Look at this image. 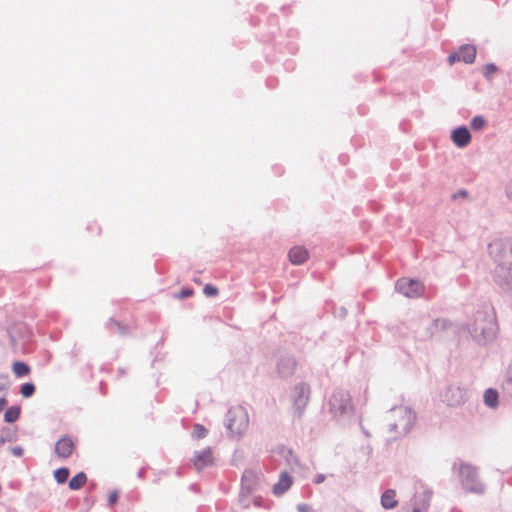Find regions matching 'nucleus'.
<instances>
[{
    "label": "nucleus",
    "instance_id": "obj_35",
    "mask_svg": "<svg viewBox=\"0 0 512 512\" xmlns=\"http://www.w3.org/2000/svg\"><path fill=\"white\" fill-rule=\"evenodd\" d=\"M193 294V290L191 288H183L178 294H177V298L178 299H185V298H188L190 297L191 295Z\"/></svg>",
    "mask_w": 512,
    "mask_h": 512
},
{
    "label": "nucleus",
    "instance_id": "obj_14",
    "mask_svg": "<svg viewBox=\"0 0 512 512\" xmlns=\"http://www.w3.org/2000/svg\"><path fill=\"white\" fill-rule=\"evenodd\" d=\"M193 464L197 471H201L207 467L213 466L214 458L212 449L210 447H206L202 451L195 452Z\"/></svg>",
    "mask_w": 512,
    "mask_h": 512
},
{
    "label": "nucleus",
    "instance_id": "obj_47",
    "mask_svg": "<svg viewBox=\"0 0 512 512\" xmlns=\"http://www.w3.org/2000/svg\"><path fill=\"white\" fill-rule=\"evenodd\" d=\"M361 428H362V431H363L364 435H365L366 437H370V433H369V431H367L364 427H361Z\"/></svg>",
    "mask_w": 512,
    "mask_h": 512
},
{
    "label": "nucleus",
    "instance_id": "obj_20",
    "mask_svg": "<svg viewBox=\"0 0 512 512\" xmlns=\"http://www.w3.org/2000/svg\"><path fill=\"white\" fill-rule=\"evenodd\" d=\"M107 329L110 332L118 334L120 336H125L129 333V327L121 322L115 320L114 318H110L106 324Z\"/></svg>",
    "mask_w": 512,
    "mask_h": 512
},
{
    "label": "nucleus",
    "instance_id": "obj_36",
    "mask_svg": "<svg viewBox=\"0 0 512 512\" xmlns=\"http://www.w3.org/2000/svg\"><path fill=\"white\" fill-rule=\"evenodd\" d=\"M468 195L469 193L466 189H461L452 195V199L457 200L458 198H467Z\"/></svg>",
    "mask_w": 512,
    "mask_h": 512
},
{
    "label": "nucleus",
    "instance_id": "obj_44",
    "mask_svg": "<svg viewBox=\"0 0 512 512\" xmlns=\"http://www.w3.org/2000/svg\"><path fill=\"white\" fill-rule=\"evenodd\" d=\"M7 404V399L5 397L0 398V412L4 409Z\"/></svg>",
    "mask_w": 512,
    "mask_h": 512
},
{
    "label": "nucleus",
    "instance_id": "obj_38",
    "mask_svg": "<svg viewBox=\"0 0 512 512\" xmlns=\"http://www.w3.org/2000/svg\"><path fill=\"white\" fill-rule=\"evenodd\" d=\"M11 452L16 457H21L23 455V448L21 446H15L11 448Z\"/></svg>",
    "mask_w": 512,
    "mask_h": 512
},
{
    "label": "nucleus",
    "instance_id": "obj_34",
    "mask_svg": "<svg viewBox=\"0 0 512 512\" xmlns=\"http://www.w3.org/2000/svg\"><path fill=\"white\" fill-rule=\"evenodd\" d=\"M118 499H119V491L115 489L112 492H110L108 495V499H107L108 506L113 507L118 502Z\"/></svg>",
    "mask_w": 512,
    "mask_h": 512
},
{
    "label": "nucleus",
    "instance_id": "obj_9",
    "mask_svg": "<svg viewBox=\"0 0 512 512\" xmlns=\"http://www.w3.org/2000/svg\"><path fill=\"white\" fill-rule=\"evenodd\" d=\"M492 278L502 292L512 295V262L496 265Z\"/></svg>",
    "mask_w": 512,
    "mask_h": 512
},
{
    "label": "nucleus",
    "instance_id": "obj_50",
    "mask_svg": "<svg viewBox=\"0 0 512 512\" xmlns=\"http://www.w3.org/2000/svg\"><path fill=\"white\" fill-rule=\"evenodd\" d=\"M254 503H255V505H257V506H258V505H260V504H259V502H258V500H256V499L254 500Z\"/></svg>",
    "mask_w": 512,
    "mask_h": 512
},
{
    "label": "nucleus",
    "instance_id": "obj_28",
    "mask_svg": "<svg viewBox=\"0 0 512 512\" xmlns=\"http://www.w3.org/2000/svg\"><path fill=\"white\" fill-rule=\"evenodd\" d=\"M279 453L286 459L288 465H298V458L291 449L281 448Z\"/></svg>",
    "mask_w": 512,
    "mask_h": 512
},
{
    "label": "nucleus",
    "instance_id": "obj_37",
    "mask_svg": "<svg viewBox=\"0 0 512 512\" xmlns=\"http://www.w3.org/2000/svg\"><path fill=\"white\" fill-rule=\"evenodd\" d=\"M457 61H462L459 52L452 53L451 55L448 56V62L450 64H453Z\"/></svg>",
    "mask_w": 512,
    "mask_h": 512
},
{
    "label": "nucleus",
    "instance_id": "obj_23",
    "mask_svg": "<svg viewBox=\"0 0 512 512\" xmlns=\"http://www.w3.org/2000/svg\"><path fill=\"white\" fill-rule=\"evenodd\" d=\"M499 394L497 390L488 388L484 392V403L490 408H496L498 406Z\"/></svg>",
    "mask_w": 512,
    "mask_h": 512
},
{
    "label": "nucleus",
    "instance_id": "obj_29",
    "mask_svg": "<svg viewBox=\"0 0 512 512\" xmlns=\"http://www.w3.org/2000/svg\"><path fill=\"white\" fill-rule=\"evenodd\" d=\"M35 385L32 382H27L21 385L20 393L24 398H30L35 393Z\"/></svg>",
    "mask_w": 512,
    "mask_h": 512
},
{
    "label": "nucleus",
    "instance_id": "obj_2",
    "mask_svg": "<svg viewBox=\"0 0 512 512\" xmlns=\"http://www.w3.org/2000/svg\"><path fill=\"white\" fill-rule=\"evenodd\" d=\"M497 325L492 315L477 312L472 325L468 327L471 336L480 344H486L495 338Z\"/></svg>",
    "mask_w": 512,
    "mask_h": 512
},
{
    "label": "nucleus",
    "instance_id": "obj_30",
    "mask_svg": "<svg viewBox=\"0 0 512 512\" xmlns=\"http://www.w3.org/2000/svg\"><path fill=\"white\" fill-rule=\"evenodd\" d=\"M486 124V120L483 116L481 115H477V116H474L472 119H471V122H470V126L473 130L475 131H479L481 130L482 128H484Z\"/></svg>",
    "mask_w": 512,
    "mask_h": 512
},
{
    "label": "nucleus",
    "instance_id": "obj_1",
    "mask_svg": "<svg viewBox=\"0 0 512 512\" xmlns=\"http://www.w3.org/2000/svg\"><path fill=\"white\" fill-rule=\"evenodd\" d=\"M394 421L389 424V431L394 432V440L407 436L416 422V413L406 406H396L390 409Z\"/></svg>",
    "mask_w": 512,
    "mask_h": 512
},
{
    "label": "nucleus",
    "instance_id": "obj_12",
    "mask_svg": "<svg viewBox=\"0 0 512 512\" xmlns=\"http://www.w3.org/2000/svg\"><path fill=\"white\" fill-rule=\"evenodd\" d=\"M297 367L296 359L289 353H281L276 361V369L280 378H290Z\"/></svg>",
    "mask_w": 512,
    "mask_h": 512
},
{
    "label": "nucleus",
    "instance_id": "obj_42",
    "mask_svg": "<svg viewBox=\"0 0 512 512\" xmlns=\"http://www.w3.org/2000/svg\"><path fill=\"white\" fill-rule=\"evenodd\" d=\"M326 479V476L324 474H317L313 480L315 484H321Z\"/></svg>",
    "mask_w": 512,
    "mask_h": 512
},
{
    "label": "nucleus",
    "instance_id": "obj_45",
    "mask_svg": "<svg viewBox=\"0 0 512 512\" xmlns=\"http://www.w3.org/2000/svg\"><path fill=\"white\" fill-rule=\"evenodd\" d=\"M412 512H424V509L420 507L418 504L413 503Z\"/></svg>",
    "mask_w": 512,
    "mask_h": 512
},
{
    "label": "nucleus",
    "instance_id": "obj_4",
    "mask_svg": "<svg viewBox=\"0 0 512 512\" xmlns=\"http://www.w3.org/2000/svg\"><path fill=\"white\" fill-rule=\"evenodd\" d=\"M249 417L246 409L241 406L230 408L225 417V427L232 437H240L247 430Z\"/></svg>",
    "mask_w": 512,
    "mask_h": 512
},
{
    "label": "nucleus",
    "instance_id": "obj_33",
    "mask_svg": "<svg viewBox=\"0 0 512 512\" xmlns=\"http://www.w3.org/2000/svg\"><path fill=\"white\" fill-rule=\"evenodd\" d=\"M218 292H219L218 288L212 284H207L203 288V293L207 297H214V296L218 295Z\"/></svg>",
    "mask_w": 512,
    "mask_h": 512
},
{
    "label": "nucleus",
    "instance_id": "obj_32",
    "mask_svg": "<svg viewBox=\"0 0 512 512\" xmlns=\"http://www.w3.org/2000/svg\"><path fill=\"white\" fill-rule=\"evenodd\" d=\"M498 70V67L493 63H488L483 67V76L486 79H491L492 75L496 73Z\"/></svg>",
    "mask_w": 512,
    "mask_h": 512
},
{
    "label": "nucleus",
    "instance_id": "obj_15",
    "mask_svg": "<svg viewBox=\"0 0 512 512\" xmlns=\"http://www.w3.org/2000/svg\"><path fill=\"white\" fill-rule=\"evenodd\" d=\"M471 133L467 126L462 125L451 131V140L458 148H465L471 142Z\"/></svg>",
    "mask_w": 512,
    "mask_h": 512
},
{
    "label": "nucleus",
    "instance_id": "obj_41",
    "mask_svg": "<svg viewBox=\"0 0 512 512\" xmlns=\"http://www.w3.org/2000/svg\"><path fill=\"white\" fill-rule=\"evenodd\" d=\"M506 195L509 200L512 202V180L506 186Z\"/></svg>",
    "mask_w": 512,
    "mask_h": 512
},
{
    "label": "nucleus",
    "instance_id": "obj_48",
    "mask_svg": "<svg viewBox=\"0 0 512 512\" xmlns=\"http://www.w3.org/2000/svg\"><path fill=\"white\" fill-rule=\"evenodd\" d=\"M7 389L5 384H0V391H5Z\"/></svg>",
    "mask_w": 512,
    "mask_h": 512
},
{
    "label": "nucleus",
    "instance_id": "obj_18",
    "mask_svg": "<svg viewBox=\"0 0 512 512\" xmlns=\"http://www.w3.org/2000/svg\"><path fill=\"white\" fill-rule=\"evenodd\" d=\"M288 257L292 264L300 265L306 261L308 257V252L303 247L295 246L289 250Z\"/></svg>",
    "mask_w": 512,
    "mask_h": 512
},
{
    "label": "nucleus",
    "instance_id": "obj_3",
    "mask_svg": "<svg viewBox=\"0 0 512 512\" xmlns=\"http://www.w3.org/2000/svg\"><path fill=\"white\" fill-rule=\"evenodd\" d=\"M448 330H454V325L450 320L446 318H424L421 320L416 334L419 339L427 340L433 337H441L442 333Z\"/></svg>",
    "mask_w": 512,
    "mask_h": 512
},
{
    "label": "nucleus",
    "instance_id": "obj_46",
    "mask_svg": "<svg viewBox=\"0 0 512 512\" xmlns=\"http://www.w3.org/2000/svg\"><path fill=\"white\" fill-rule=\"evenodd\" d=\"M6 441H10V439H7L3 436L0 437V448L2 447V445L6 442Z\"/></svg>",
    "mask_w": 512,
    "mask_h": 512
},
{
    "label": "nucleus",
    "instance_id": "obj_8",
    "mask_svg": "<svg viewBox=\"0 0 512 512\" xmlns=\"http://www.w3.org/2000/svg\"><path fill=\"white\" fill-rule=\"evenodd\" d=\"M291 399L294 408V419H301L310 400V386L307 383H298L292 390Z\"/></svg>",
    "mask_w": 512,
    "mask_h": 512
},
{
    "label": "nucleus",
    "instance_id": "obj_49",
    "mask_svg": "<svg viewBox=\"0 0 512 512\" xmlns=\"http://www.w3.org/2000/svg\"><path fill=\"white\" fill-rule=\"evenodd\" d=\"M118 373H119V375H124L125 374V370L122 369V368H119L118 369Z\"/></svg>",
    "mask_w": 512,
    "mask_h": 512
},
{
    "label": "nucleus",
    "instance_id": "obj_31",
    "mask_svg": "<svg viewBox=\"0 0 512 512\" xmlns=\"http://www.w3.org/2000/svg\"><path fill=\"white\" fill-rule=\"evenodd\" d=\"M207 433H208V431L203 425L195 424L193 427L192 436L195 439H202V438L206 437Z\"/></svg>",
    "mask_w": 512,
    "mask_h": 512
},
{
    "label": "nucleus",
    "instance_id": "obj_22",
    "mask_svg": "<svg viewBox=\"0 0 512 512\" xmlns=\"http://www.w3.org/2000/svg\"><path fill=\"white\" fill-rule=\"evenodd\" d=\"M431 498H432V491L429 489H426L422 493L415 495V497L413 499V503L418 504L420 507H422L424 509V512H427V510L430 506Z\"/></svg>",
    "mask_w": 512,
    "mask_h": 512
},
{
    "label": "nucleus",
    "instance_id": "obj_24",
    "mask_svg": "<svg viewBox=\"0 0 512 512\" xmlns=\"http://www.w3.org/2000/svg\"><path fill=\"white\" fill-rule=\"evenodd\" d=\"M87 482V475L84 472H79L73 476L68 483L69 489L80 490Z\"/></svg>",
    "mask_w": 512,
    "mask_h": 512
},
{
    "label": "nucleus",
    "instance_id": "obj_21",
    "mask_svg": "<svg viewBox=\"0 0 512 512\" xmlns=\"http://www.w3.org/2000/svg\"><path fill=\"white\" fill-rule=\"evenodd\" d=\"M396 492L393 489H387L381 496V505L385 509H393L398 502L395 499Z\"/></svg>",
    "mask_w": 512,
    "mask_h": 512
},
{
    "label": "nucleus",
    "instance_id": "obj_16",
    "mask_svg": "<svg viewBox=\"0 0 512 512\" xmlns=\"http://www.w3.org/2000/svg\"><path fill=\"white\" fill-rule=\"evenodd\" d=\"M75 449V442L74 440L68 436H62L56 443H55V453L60 458H68L72 455L73 451Z\"/></svg>",
    "mask_w": 512,
    "mask_h": 512
},
{
    "label": "nucleus",
    "instance_id": "obj_7",
    "mask_svg": "<svg viewBox=\"0 0 512 512\" xmlns=\"http://www.w3.org/2000/svg\"><path fill=\"white\" fill-rule=\"evenodd\" d=\"M488 253L493 262L508 264L512 258V239H495L488 245Z\"/></svg>",
    "mask_w": 512,
    "mask_h": 512
},
{
    "label": "nucleus",
    "instance_id": "obj_25",
    "mask_svg": "<svg viewBox=\"0 0 512 512\" xmlns=\"http://www.w3.org/2000/svg\"><path fill=\"white\" fill-rule=\"evenodd\" d=\"M12 370L17 378L25 377L30 373L29 365L22 361H15Z\"/></svg>",
    "mask_w": 512,
    "mask_h": 512
},
{
    "label": "nucleus",
    "instance_id": "obj_39",
    "mask_svg": "<svg viewBox=\"0 0 512 512\" xmlns=\"http://www.w3.org/2000/svg\"><path fill=\"white\" fill-rule=\"evenodd\" d=\"M335 315L339 318H344L347 315V310L345 307H339L335 310Z\"/></svg>",
    "mask_w": 512,
    "mask_h": 512
},
{
    "label": "nucleus",
    "instance_id": "obj_11",
    "mask_svg": "<svg viewBox=\"0 0 512 512\" xmlns=\"http://www.w3.org/2000/svg\"><path fill=\"white\" fill-rule=\"evenodd\" d=\"M260 488V477L254 470H245L241 477V489L239 493L240 502H244L250 494Z\"/></svg>",
    "mask_w": 512,
    "mask_h": 512
},
{
    "label": "nucleus",
    "instance_id": "obj_26",
    "mask_svg": "<svg viewBox=\"0 0 512 512\" xmlns=\"http://www.w3.org/2000/svg\"><path fill=\"white\" fill-rule=\"evenodd\" d=\"M20 414L21 408L19 406H11L7 408L4 413V421L7 423H14L19 419Z\"/></svg>",
    "mask_w": 512,
    "mask_h": 512
},
{
    "label": "nucleus",
    "instance_id": "obj_10",
    "mask_svg": "<svg viewBox=\"0 0 512 512\" xmlns=\"http://www.w3.org/2000/svg\"><path fill=\"white\" fill-rule=\"evenodd\" d=\"M469 398L467 388L458 384L448 385L442 394V401L450 407H458L464 404Z\"/></svg>",
    "mask_w": 512,
    "mask_h": 512
},
{
    "label": "nucleus",
    "instance_id": "obj_19",
    "mask_svg": "<svg viewBox=\"0 0 512 512\" xmlns=\"http://www.w3.org/2000/svg\"><path fill=\"white\" fill-rule=\"evenodd\" d=\"M460 58L464 63L471 64L475 61L476 48L473 45L464 44L459 48Z\"/></svg>",
    "mask_w": 512,
    "mask_h": 512
},
{
    "label": "nucleus",
    "instance_id": "obj_17",
    "mask_svg": "<svg viewBox=\"0 0 512 512\" xmlns=\"http://www.w3.org/2000/svg\"><path fill=\"white\" fill-rule=\"evenodd\" d=\"M292 485V478L290 475L283 471L280 474L279 480L273 485L272 492L275 496L283 495Z\"/></svg>",
    "mask_w": 512,
    "mask_h": 512
},
{
    "label": "nucleus",
    "instance_id": "obj_13",
    "mask_svg": "<svg viewBox=\"0 0 512 512\" xmlns=\"http://www.w3.org/2000/svg\"><path fill=\"white\" fill-rule=\"evenodd\" d=\"M395 287L399 293L410 298L420 296L423 291L422 283L415 279H399Z\"/></svg>",
    "mask_w": 512,
    "mask_h": 512
},
{
    "label": "nucleus",
    "instance_id": "obj_51",
    "mask_svg": "<svg viewBox=\"0 0 512 512\" xmlns=\"http://www.w3.org/2000/svg\"><path fill=\"white\" fill-rule=\"evenodd\" d=\"M246 499H247V498H245V499H244V502H242V503L244 504V506H247V503H245V502H246Z\"/></svg>",
    "mask_w": 512,
    "mask_h": 512
},
{
    "label": "nucleus",
    "instance_id": "obj_43",
    "mask_svg": "<svg viewBox=\"0 0 512 512\" xmlns=\"http://www.w3.org/2000/svg\"><path fill=\"white\" fill-rule=\"evenodd\" d=\"M145 474H146V468L145 467H142L138 473H137V476L138 478L140 479H143L145 477Z\"/></svg>",
    "mask_w": 512,
    "mask_h": 512
},
{
    "label": "nucleus",
    "instance_id": "obj_5",
    "mask_svg": "<svg viewBox=\"0 0 512 512\" xmlns=\"http://www.w3.org/2000/svg\"><path fill=\"white\" fill-rule=\"evenodd\" d=\"M459 478L462 487L474 494H483L485 485L480 481L477 468L471 464L463 463L459 467Z\"/></svg>",
    "mask_w": 512,
    "mask_h": 512
},
{
    "label": "nucleus",
    "instance_id": "obj_27",
    "mask_svg": "<svg viewBox=\"0 0 512 512\" xmlns=\"http://www.w3.org/2000/svg\"><path fill=\"white\" fill-rule=\"evenodd\" d=\"M70 475V470L67 467H60L54 471V478L58 484L67 482Z\"/></svg>",
    "mask_w": 512,
    "mask_h": 512
},
{
    "label": "nucleus",
    "instance_id": "obj_40",
    "mask_svg": "<svg viewBox=\"0 0 512 512\" xmlns=\"http://www.w3.org/2000/svg\"><path fill=\"white\" fill-rule=\"evenodd\" d=\"M297 510L298 512H311V507L308 504H299Z\"/></svg>",
    "mask_w": 512,
    "mask_h": 512
},
{
    "label": "nucleus",
    "instance_id": "obj_6",
    "mask_svg": "<svg viewBox=\"0 0 512 512\" xmlns=\"http://www.w3.org/2000/svg\"><path fill=\"white\" fill-rule=\"evenodd\" d=\"M329 407L335 418L348 415L353 411L351 396L343 389H335L330 397Z\"/></svg>",
    "mask_w": 512,
    "mask_h": 512
}]
</instances>
